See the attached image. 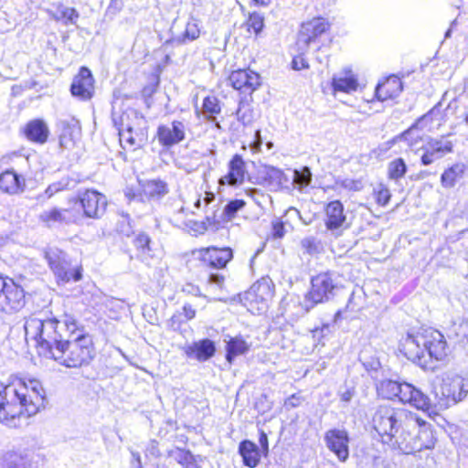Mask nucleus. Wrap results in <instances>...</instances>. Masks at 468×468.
Masks as SVG:
<instances>
[{
	"mask_svg": "<svg viewBox=\"0 0 468 468\" xmlns=\"http://www.w3.org/2000/svg\"><path fill=\"white\" fill-rule=\"evenodd\" d=\"M24 329L26 337L36 342L39 355L64 367H86L97 356L93 337L73 315L64 314L61 320H42L30 314Z\"/></svg>",
	"mask_w": 468,
	"mask_h": 468,
	"instance_id": "f257e3e1",
	"label": "nucleus"
},
{
	"mask_svg": "<svg viewBox=\"0 0 468 468\" xmlns=\"http://www.w3.org/2000/svg\"><path fill=\"white\" fill-rule=\"evenodd\" d=\"M47 403V391L38 378L14 376L0 387V423L16 427L21 419L34 417Z\"/></svg>",
	"mask_w": 468,
	"mask_h": 468,
	"instance_id": "f03ea898",
	"label": "nucleus"
},
{
	"mask_svg": "<svg viewBox=\"0 0 468 468\" xmlns=\"http://www.w3.org/2000/svg\"><path fill=\"white\" fill-rule=\"evenodd\" d=\"M448 349L444 335L432 328L409 332L399 341L400 352L423 368H429V360L443 361Z\"/></svg>",
	"mask_w": 468,
	"mask_h": 468,
	"instance_id": "7ed1b4c3",
	"label": "nucleus"
},
{
	"mask_svg": "<svg viewBox=\"0 0 468 468\" xmlns=\"http://www.w3.org/2000/svg\"><path fill=\"white\" fill-rule=\"evenodd\" d=\"M373 428L382 437L391 442L395 431L400 428L410 429L415 425L413 413L403 409H396L388 405L378 406L372 417Z\"/></svg>",
	"mask_w": 468,
	"mask_h": 468,
	"instance_id": "20e7f679",
	"label": "nucleus"
},
{
	"mask_svg": "<svg viewBox=\"0 0 468 468\" xmlns=\"http://www.w3.org/2000/svg\"><path fill=\"white\" fill-rule=\"evenodd\" d=\"M44 258L58 284L78 282L82 280L84 268L81 261H72L68 253L59 248H48Z\"/></svg>",
	"mask_w": 468,
	"mask_h": 468,
	"instance_id": "39448f33",
	"label": "nucleus"
},
{
	"mask_svg": "<svg viewBox=\"0 0 468 468\" xmlns=\"http://www.w3.org/2000/svg\"><path fill=\"white\" fill-rule=\"evenodd\" d=\"M69 204L79 213V223L82 218H100L106 211L108 201L101 192L87 188L69 198Z\"/></svg>",
	"mask_w": 468,
	"mask_h": 468,
	"instance_id": "423d86ee",
	"label": "nucleus"
},
{
	"mask_svg": "<svg viewBox=\"0 0 468 468\" xmlns=\"http://www.w3.org/2000/svg\"><path fill=\"white\" fill-rule=\"evenodd\" d=\"M468 394V380L458 375L442 378L440 390H434V406L444 410L462 401Z\"/></svg>",
	"mask_w": 468,
	"mask_h": 468,
	"instance_id": "0eeeda50",
	"label": "nucleus"
},
{
	"mask_svg": "<svg viewBox=\"0 0 468 468\" xmlns=\"http://www.w3.org/2000/svg\"><path fill=\"white\" fill-rule=\"evenodd\" d=\"M27 303V292L15 279L0 274V313L12 314L21 311Z\"/></svg>",
	"mask_w": 468,
	"mask_h": 468,
	"instance_id": "6e6552de",
	"label": "nucleus"
},
{
	"mask_svg": "<svg viewBox=\"0 0 468 468\" xmlns=\"http://www.w3.org/2000/svg\"><path fill=\"white\" fill-rule=\"evenodd\" d=\"M274 294L273 284L269 278H262L243 294L241 302L252 314L264 313Z\"/></svg>",
	"mask_w": 468,
	"mask_h": 468,
	"instance_id": "1a4fd4ad",
	"label": "nucleus"
},
{
	"mask_svg": "<svg viewBox=\"0 0 468 468\" xmlns=\"http://www.w3.org/2000/svg\"><path fill=\"white\" fill-rule=\"evenodd\" d=\"M311 290L305 296L304 307L309 311L315 304L331 300L337 286L328 272L320 273L313 277Z\"/></svg>",
	"mask_w": 468,
	"mask_h": 468,
	"instance_id": "9d476101",
	"label": "nucleus"
},
{
	"mask_svg": "<svg viewBox=\"0 0 468 468\" xmlns=\"http://www.w3.org/2000/svg\"><path fill=\"white\" fill-rule=\"evenodd\" d=\"M119 141L122 149L134 152L141 149L148 141V126L142 116H135L125 129H119Z\"/></svg>",
	"mask_w": 468,
	"mask_h": 468,
	"instance_id": "9b49d317",
	"label": "nucleus"
},
{
	"mask_svg": "<svg viewBox=\"0 0 468 468\" xmlns=\"http://www.w3.org/2000/svg\"><path fill=\"white\" fill-rule=\"evenodd\" d=\"M70 94L81 101H90L95 95V79L90 69L81 66L72 79Z\"/></svg>",
	"mask_w": 468,
	"mask_h": 468,
	"instance_id": "f8f14e48",
	"label": "nucleus"
},
{
	"mask_svg": "<svg viewBox=\"0 0 468 468\" xmlns=\"http://www.w3.org/2000/svg\"><path fill=\"white\" fill-rule=\"evenodd\" d=\"M329 28L330 24L321 17L303 23L297 39L299 48L302 50L306 49L311 42L315 41L317 37L328 31Z\"/></svg>",
	"mask_w": 468,
	"mask_h": 468,
	"instance_id": "ddd939ff",
	"label": "nucleus"
},
{
	"mask_svg": "<svg viewBox=\"0 0 468 468\" xmlns=\"http://www.w3.org/2000/svg\"><path fill=\"white\" fill-rule=\"evenodd\" d=\"M78 217L79 213L69 205L65 208L53 207L45 210L38 216V220L43 226L51 228L56 224H78Z\"/></svg>",
	"mask_w": 468,
	"mask_h": 468,
	"instance_id": "4468645a",
	"label": "nucleus"
},
{
	"mask_svg": "<svg viewBox=\"0 0 468 468\" xmlns=\"http://www.w3.org/2000/svg\"><path fill=\"white\" fill-rule=\"evenodd\" d=\"M324 441L340 462H346L349 457V436L346 431L332 429L325 432Z\"/></svg>",
	"mask_w": 468,
	"mask_h": 468,
	"instance_id": "2eb2a0df",
	"label": "nucleus"
},
{
	"mask_svg": "<svg viewBox=\"0 0 468 468\" xmlns=\"http://www.w3.org/2000/svg\"><path fill=\"white\" fill-rule=\"evenodd\" d=\"M325 217V227L335 237L340 236L343 229L348 228V225L346 223V218L344 215V206L339 200L327 204Z\"/></svg>",
	"mask_w": 468,
	"mask_h": 468,
	"instance_id": "dca6fc26",
	"label": "nucleus"
},
{
	"mask_svg": "<svg viewBox=\"0 0 468 468\" xmlns=\"http://www.w3.org/2000/svg\"><path fill=\"white\" fill-rule=\"evenodd\" d=\"M452 143L444 138L430 139L425 145L422 146L423 154L420 161L423 165H429L442 158L445 154L452 152Z\"/></svg>",
	"mask_w": 468,
	"mask_h": 468,
	"instance_id": "f3484780",
	"label": "nucleus"
},
{
	"mask_svg": "<svg viewBox=\"0 0 468 468\" xmlns=\"http://www.w3.org/2000/svg\"><path fill=\"white\" fill-rule=\"evenodd\" d=\"M229 82L235 90L251 95L261 85V77L250 69H238L231 72Z\"/></svg>",
	"mask_w": 468,
	"mask_h": 468,
	"instance_id": "a211bd4d",
	"label": "nucleus"
},
{
	"mask_svg": "<svg viewBox=\"0 0 468 468\" xmlns=\"http://www.w3.org/2000/svg\"><path fill=\"white\" fill-rule=\"evenodd\" d=\"M20 133L30 143L44 144L48 142L50 132L43 119L36 118L27 122L21 128Z\"/></svg>",
	"mask_w": 468,
	"mask_h": 468,
	"instance_id": "6ab92c4d",
	"label": "nucleus"
},
{
	"mask_svg": "<svg viewBox=\"0 0 468 468\" xmlns=\"http://www.w3.org/2000/svg\"><path fill=\"white\" fill-rule=\"evenodd\" d=\"M401 443H404V449L406 454L420 452L423 449H432L435 446L436 439L430 425H427L425 421H420V426L416 433V440L408 441L409 444L401 440Z\"/></svg>",
	"mask_w": 468,
	"mask_h": 468,
	"instance_id": "aec40b11",
	"label": "nucleus"
},
{
	"mask_svg": "<svg viewBox=\"0 0 468 468\" xmlns=\"http://www.w3.org/2000/svg\"><path fill=\"white\" fill-rule=\"evenodd\" d=\"M27 186V180L23 175L14 169H5L0 173V192L8 196L23 193Z\"/></svg>",
	"mask_w": 468,
	"mask_h": 468,
	"instance_id": "412c9836",
	"label": "nucleus"
},
{
	"mask_svg": "<svg viewBox=\"0 0 468 468\" xmlns=\"http://www.w3.org/2000/svg\"><path fill=\"white\" fill-rule=\"evenodd\" d=\"M156 137L162 146L170 148L185 139V126L180 121H173L171 126L160 125Z\"/></svg>",
	"mask_w": 468,
	"mask_h": 468,
	"instance_id": "4be33fe9",
	"label": "nucleus"
},
{
	"mask_svg": "<svg viewBox=\"0 0 468 468\" xmlns=\"http://www.w3.org/2000/svg\"><path fill=\"white\" fill-rule=\"evenodd\" d=\"M81 139V125L79 120L71 118L61 122L58 136L59 146L63 149H73Z\"/></svg>",
	"mask_w": 468,
	"mask_h": 468,
	"instance_id": "5701e85b",
	"label": "nucleus"
},
{
	"mask_svg": "<svg viewBox=\"0 0 468 468\" xmlns=\"http://www.w3.org/2000/svg\"><path fill=\"white\" fill-rule=\"evenodd\" d=\"M402 391L403 392L400 397V401L402 403H409L412 407L424 411L429 410L431 408L432 402L431 399L413 385L406 382Z\"/></svg>",
	"mask_w": 468,
	"mask_h": 468,
	"instance_id": "b1692460",
	"label": "nucleus"
},
{
	"mask_svg": "<svg viewBox=\"0 0 468 468\" xmlns=\"http://www.w3.org/2000/svg\"><path fill=\"white\" fill-rule=\"evenodd\" d=\"M168 193L167 184L160 179L147 180L141 184L136 194L141 202L159 199Z\"/></svg>",
	"mask_w": 468,
	"mask_h": 468,
	"instance_id": "393cba45",
	"label": "nucleus"
},
{
	"mask_svg": "<svg viewBox=\"0 0 468 468\" xmlns=\"http://www.w3.org/2000/svg\"><path fill=\"white\" fill-rule=\"evenodd\" d=\"M403 90L402 81L397 76H389L376 88V96L379 101H387L398 97Z\"/></svg>",
	"mask_w": 468,
	"mask_h": 468,
	"instance_id": "a878e982",
	"label": "nucleus"
},
{
	"mask_svg": "<svg viewBox=\"0 0 468 468\" xmlns=\"http://www.w3.org/2000/svg\"><path fill=\"white\" fill-rule=\"evenodd\" d=\"M209 267L213 269L225 268L228 262L232 259L233 253L230 248H207Z\"/></svg>",
	"mask_w": 468,
	"mask_h": 468,
	"instance_id": "bb28decb",
	"label": "nucleus"
},
{
	"mask_svg": "<svg viewBox=\"0 0 468 468\" xmlns=\"http://www.w3.org/2000/svg\"><path fill=\"white\" fill-rule=\"evenodd\" d=\"M245 173L244 161L240 155L235 154L229 163V174L225 177H222L220 182L224 183L225 180H227L231 186L241 184L245 179Z\"/></svg>",
	"mask_w": 468,
	"mask_h": 468,
	"instance_id": "cd10ccee",
	"label": "nucleus"
},
{
	"mask_svg": "<svg viewBox=\"0 0 468 468\" xmlns=\"http://www.w3.org/2000/svg\"><path fill=\"white\" fill-rule=\"evenodd\" d=\"M404 385H406V382H399L390 378L382 379L377 385L378 394L387 399L398 398L400 400Z\"/></svg>",
	"mask_w": 468,
	"mask_h": 468,
	"instance_id": "c85d7f7f",
	"label": "nucleus"
},
{
	"mask_svg": "<svg viewBox=\"0 0 468 468\" xmlns=\"http://www.w3.org/2000/svg\"><path fill=\"white\" fill-rule=\"evenodd\" d=\"M413 422L414 426L410 429L400 428L399 431H395L393 435V440L391 443L399 449L403 453L406 454V450L404 449V443H401V440H404V442L407 444L408 441H412L416 440V433L420 426V420L413 413Z\"/></svg>",
	"mask_w": 468,
	"mask_h": 468,
	"instance_id": "c756f323",
	"label": "nucleus"
},
{
	"mask_svg": "<svg viewBox=\"0 0 468 468\" xmlns=\"http://www.w3.org/2000/svg\"><path fill=\"white\" fill-rule=\"evenodd\" d=\"M239 453L242 457L244 465L250 468L256 467L260 463L259 448L249 440H244L239 443Z\"/></svg>",
	"mask_w": 468,
	"mask_h": 468,
	"instance_id": "7c9ffc66",
	"label": "nucleus"
},
{
	"mask_svg": "<svg viewBox=\"0 0 468 468\" xmlns=\"http://www.w3.org/2000/svg\"><path fill=\"white\" fill-rule=\"evenodd\" d=\"M30 457L20 451H10L4 454L2 468H31Z\"/></svg>",
	"mask_w": 468,
	"mask_h": 468,
	"instance_id": "2f4dec72",
	"label": "nucleus"
},
{
	"mask_svg": "<svg viewBox=\"0 0 468 468\" xmlns=\"http://www.w3.org/2000/svg\"><path fill=\"white\" fill-rule=\"evenodd\" d=\"M465 165L463 164H455L443 172L441 176V182L443 187H453L458 180L464 174Z\"/></svg>",
	"mask_w": 468,
	"mask_h": 468,
	"instance_id": "473e14b6",
	"label": "nucleus"
},
{
	"mask_svg": "<svg viewBox=\"0 0 468 468\" xmlns=\"http://www.w3.org/2000/svg\"><path fill=\"white\" fill-rule=\"evenodd\" d=\"M53 18L64 25L74 24L79 18V13L74 7H69L63 4H58L56 6Z\"/></svg>",
	"mask_w": 468,
	"mask_h": 468,
	"instance_id": "72a5a7b5",
	"label": "nucleus"
},
{
	"mask_svg": "<svg viewBox=\"0 0 468 468\" xmlns=\"http://www.w3.org/2000/svg\"><path fill=\"white\" fill-rule=\"evenodd\" d=\"M250 349V345L239 337L231 338L227 345V359L231 362L233 357L245 354Z\"/></svg>",
	"mask_w": 468,
	"mask_h": 468,
	"instance_id": "f704fd0d",
	"label": "nucleus"
},
{
	"mask_svg": "<svg viewBox=\"0 0 468 468\" xmlns=\"http://www.w3.org/2000/svg\"><path fill=\"white\" fill-rule=\"evenodd\" d=\"M265 180L268 181L269 186L272 187L283 186L290 180L287 176L276 167L271 166L266 169Z\"/></svg>",
	"mask_w": 468,
	"mask_h": 468,
	"instance_id": "c9c22d12",
	"label": "nucleus"
},
{
	"mask_svg": "<svg viewBox=\"0 0 468 468\" xmlns=\"http://www.w3.org/2000/svg\"><path fill=\"white\" fill-rule=\"evenodd\" d=\"M332 85L335 90L349 92L356 90L357 80L353 76H335L332 80Z\"/></svg>",
	"mask_w": 468,
	"mask_h": 468,
	"instance_id": "e433bc0d",
	"label": "nucleus"
},
{
	"mask_svg": "<svg viewBox=\"0 0 468 468\" xmlns=\"http://www.w3.org/2000/svg\"><path fill=\"white\" fill-rule=\"evenodd\" d=\"M236 115L244 125L250 124L254 121L253 109L246 98L239 101Z\"/></svg>",
	"mask_w": 468,
	"mask_h": 468,
	"instance_id": "4c0bfd02",
	"label": "nucleus"
},
{
	"mask_svg": "<svg viewBox=\"0 0 468 468\" xmlns=\"http://www.w3.org/2000/svg\"><path fill=\"white\" fill-rule=\"evenodd\" d=\"M69 188V179L63 178L61 180L49 184L41 194V197L46 200L51 199L56 195L64 192Z\"/></svg>",
	"mask_w": 468,
	"mask_h": 468,
	"instance_id": "58836bf2",
	"label": "nucleus"
},
{
	"mask_svg": "<svg viewBox=\"0 0 468 468\" xmlns=\"http://www.w3.org/2000/svg\"><path fill=\"white\" fill-rule=\"evenodd\" d=\"M207 124L211 122L215 127L219 128L218 122L216 121V117L213 114H218L221 112V106L219 101L214 96H207Z\"/></svg>",
	"mask_w": 468,
	"mask_h": 468,
	"instance_id": "ea45409f",
	"label": "nucleus"
},
{
	"mask_svg": "<svg viewBox=\"0 0 468 468\" xmlns=\"http://www.w3.org/2000/svg\"><path fill=\"white\" fill-rule=\"evenodd\" d=\"M407 172V165L402 158H397L388 164V177L393 180H399L404 176Z\"/></svg>",
	"mask_w": 468,
	"mask_h": 468,
	"instance_id": "a19ab883",
	"label": "nucleus"
},
{
	"mask_svg": "<svg viewBox=\"0 0 468 468\" xmlns=\"http://www.w3.org/2000/svg\"><path fill=\"white\" fill-rule=\"evenodd\" d=\"M312 181V172L308 166H303L301 170L293 171L292 184L302 189L310 185Z\"/></svg>",
	"mask_w": 468,
	"mask_h": 468,
	"instance_id": "79ce46f5",
	"label": "nucleus"
},
{
	"mask_svg": "<svg viewBox=\"0 0 468 468\" xmlns=\"http://www.w3.org/2000/svg\"><path fill=\"white\" fill-rule=\"evenodd\" d=\"M300 246L303 252L309 255L317 254L322 250L321 241L313 236L303 238L300 241Z\"/></svg>",
	"mask_w": 468,
	"mask_h": 468,
	"instance_id": "37998d69",
	"label": "nucleus"
},
{
	"mask_svg": "<svg viewBox=\"0 0 468 468\" xmlns=\"http://www.w3.org/2000/svg\"><path fill=\"white\" fill-rule=\"evenodd\" d=\"M184 352L188 358L203 360L205 358V340L185 346Z\"/></svg>",
	"mask_w": 468,
	"mask_h": 468,
	"instance_id": "c03bdc74",
	"label": "nucleus"
},
{
	"mask_svg": "<svg viewBox=\"0 0 468 468\" xmlns=\"http://www.w3.org/2000/svg\"><path fill=\"white\" fill-rule=\"evenodd\" d=\"M248 30L252 29L258 36L264 27V17L258 12H252L249 15V17L245 23Z\"/></svg>",
	"mask_w": 468,
	"mask_h": 468,
	"instance_id": "a18cd8bd",
	"label": "nucleus"
},
{
	"mask_svg": "<svg viewBox=\"0 0 468 468\" xmlns=\"http://www.w3.org/2000/svg\"><path fill=\"white\" fill-rule=\"evenodd\" d=\"M229 220L223 208L216 209L211 217H207V224L214 226L217 229Z\"/></svg>",
	"mask_w": 468,
	"mask_h": 468,
	"instance_id": "49530a36",
	"label": "nucleus"
},
{
	"mask_svg": "<svg viewBox=\"0 0 468 468\" xmlns=\"http://www.w3.org/2000/svg\"><path fill=\"white\" fill-rule=\"evenodd\" d=\"M245 205L246 203L242 199L231 200L227 205H225L223 209L229 220L230 221L232 218H234L236 214L241 210Z\"/></svg>",
	"mask_w": 468,
	"mask_h": 468,
	"instance_id": "de8ad7c7",
	"label": "nucleus"
},
{
	"mask_svg": "<svg viewBox=\"0 0 468 468\" xmlns=\"http://www.w3.org/2000/svg\"><path fill=\"white\" fill-rule=\"evenodd\" d=\"M207 274L208 275L207 283L209 284V286H215V288L218 289L222 293L225 285V276L222 273L210 272L207 270Z\"/></svg>",
	"mask_w": 468,
	"mask_h": 468,
	"instance_id": "09e8293b",
	"label": "nucleus"
},
{
	"mask_svg": "<svg viewBox=\"0 0 468 468\" xmlns=\"http://www.w3.org/2000/svg\"><path fill=\"white\" fill-rule=\"evenodd\" d=\"M134 247L141 252L150 250L151 239L145 233H139L133 240Z\"/></svg>",
	"mask_w": 468,
	"mask_h": 468,
	"instance_id": "8fccbe9b",
	"label": "nucleus"
},
{
	"mask_svg": "<svg viewBox=\"0 0 468 468\" xmlns=\"http://www.w3.org/2000/svg\"><path fill=\"white\" fill-rule=\"evenodd\" d=\"M255 409L261 413H264L271 409V403L269 401L266 394H261L260 396L255 402Z\"/></svg>",
	"mask_w": 468,
	"mask_h": 468,
	"instance_id": "3c124183",
	"label": "nucleus"
},
{
	"mask_svg": "<svg viewBox=\"0 0 468 468\" xmlns=\"http://www.w3.org/2000/svg\"><path fill=\"white\" fill-rule=\"evenodd\" d=\"M160 82V77L159 74H156L154 76V80L152 84L146 85L142 89V95L144 99H149L152 97V95L156 91L157 87Z\"/></svg>",
	"mask_w": 468,
	"mask_h": 468,
	"instance_id": "603ef678",
	"label": "nucleus"
},
{
	"mask_svg": "<svg viewBox=\"0 0 468 468\" xmlns=\"http://www.w3.org/2000/svg\"><path fill=\"white\" fill-rule=\"evenodd\" d=\"M360 360L367 371H378L381 367V364L378 358H371L367 360L363 354L360 356Z\"/></svg>",
	"mask_w": 468,
	"mask_h": 468,
	"instance_id": "864d4df0",
	"label": "nucleus"
},
{
	"mask_svg": "<svg viewBox=\"0 0 468 468\" xmlns=\"http://www.w3.org/2000/svg\"><path fill=\"white\" fill-rule=\"evenodd\" d=\"M184 322L185 320L183 319V314L176 312L170 317L168 325L171 330L176 331L180 329V326Z\"/></svg>",
	"mask_w": 468,
	"mask_h": 468,
	"instance_id": "5fc2aeb1",
	"label": "nucleus"
},
{
	"mask_svg": "<svg viewBox=\"0 0 468 468\" xmlns=\"http://www.w3.org/2000/svg\"><path fill=\"white\" fill-rule=\"evenodd\" d=\"M377 202L380 206H386L390 199V193L388 189L382 188L377 193Z\"/></svg>",
	"mask_w": 468,
	"mask_h": 468,
	"instance_id": "6e6d98bb",
	"label": "nucleus"
},
{
	"mask_svg": "<svg viewBox=\"0 0 468 468\" xmlns=\"http://www.w3.org/2000/svg\"><path fill=\"white\" fill-rule=\"evenodd\" d=\"M285 234L284 225L282 221L272 222V236L275 239H282Z\"/></svg>",
	"mask_w": 468,
	"mask_h": 468,
	"instance_id": "4d7b16f0",
	"label": "nucleus"
},
{
	"mask_svg": "<svg viewBox=\"0 0 468 468\" xmlns=\"http://www.w3.org/2000/svg\"><path fill=\"white\" fill-rule=\"evenodd\" d=\"M292 69L295 70H300V69H304L309 68V65H308L307 61L305 60V58L301 56L293 58V59L292 61Z\"/></svg>",
	"mask_w": 468,
	"mask_h": 468,
	"instance_id": "13d9d810",
	"label": "nucleus"
},
{
	"mask_svg": "<svg viewBox=\"0 0 468 468\" xmlns=\"http://www.w3.org/2000/svg\"><path fill=\"white\" fill-rule=\"evenodd\" d=\"M352 302H353V294L350 296L348 303L346 306V309L344 311L339 310V311H337L335 313V322H337V321H339L342 318H346V316L344 315V314H346L348 310H350L352 312L355 311V307L352 305Z\"/></svg>",
	"mask_w": 468,
	"mask_h": 468,
	"instance_id": "bf43d9fd",
	"label": "nucleus"
},
{
	"mask_svg": "<svg viewBox=\"0 0 468 468\" xmlns=\"http://www.w3.org/2000/svg\"><path fill=\"white\" fill-rule=\"evenodd\" d=\"M180 313L183 314V319L185 322L191 320L196 314L195 310L190 305H184L183 311Z\"/></svg>",
	"mask_w": 468,
	"mask_h": 468,
	"instance_id": "052dcab7",
	"label": "nucleus"
},
{
	"mask_svg": "<svg viewBox=\"0 0 468 468\" xmlns=\"http://www.w3.org/2000/svg\"><path fill=\"white\" fill-rule=\"evenodd\" d=\"M301 404V399L300 397L296 395H292L290 398H288L285 400V407L287 408H296Z\"/></svg>",
	"mask_w": 468,
	"mask_h": 468,
	"instance_id": "680f3d73",
	"label": "nucleus"
},
{
	"mask_svg": "<svg viewBox=\"0 0 468 468\" xmlns=\"http://www.w3.org/2000/svg\"><path fill=\"white\" fill-rule=\"evenodd\" d=\"M216 351L214 343L208 339H207V359L214 356Z\"/></svg>",
	"mask_w": 468,
	"mask_h": 468,
	"instance_id": "e2e57ef3",
	"label": "nucleus"
},
{
	"mask_svg": "<svg viewBox=\"0 0 468 468\" xmlns=\"http://www.w3.org/2000/svg\"><path fill=\"white\" fill-rule=\"evenodd\" d=\"M259 442L262 450L268 452V437L263 431L261 432Z\"/></svg>",
	"mask_w": 468,
	"mask_h": 468,
	"instance_id": "0e129e2a",
	"label": "nucleus"
},
{
	"mask_svg": "<svg viewBox=\"0 0 468 468\" xmlns=\"http://www.w3.org/2000/svg\"><path fill=\"white\" fill-rule=\"evenodd\" d=\"M417 122L411 125L408 130H406L399 135V138L402 140H408V136L417 128Z\"/></svg>",
	"mask_w": 468,
	"mask_h": 468,
	"instance_id": "69168bd1",
	"label": "nucleus"
},
{
	"mask_svg": "<svg viewBox=\"0 0 468 468\" xmlns=\"http://www.w3.org/2000/svg\"><path fill=\"white\" fill-rule=\"evenodd\" d=\"M354 396V392L351 390H346L341 394V399L345 402H349Z\"/></svg>",
	"mask_w": 468,
	"mask_h": 468,
	"instance_id": "338daca9",
	"label": "nucleus"
},
{
	"mask_svg": "<svg viewBox=\"0 0 468 468\" xmlns=\"http://www.w3.org/2000/svg\"><path fill=\"white\" fill-rule=\"evenodd\" d=\"M215 198V196L211 192L207 191V205H208L210 202H212Z\"/></svg>",
	"mask_w": 468,
	"mask_h": 468,
	"instance_id": "774afa93",
	"label": "nucleus"
}]
</instances>
